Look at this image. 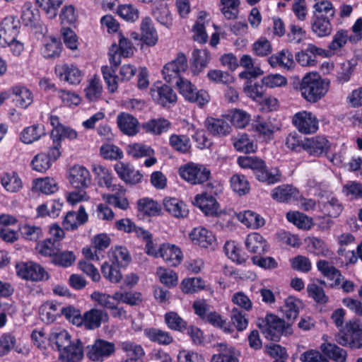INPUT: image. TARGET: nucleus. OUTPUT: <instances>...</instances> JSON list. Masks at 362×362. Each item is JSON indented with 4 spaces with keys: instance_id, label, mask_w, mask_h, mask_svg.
Returning <instances> with one entry per match:
<instances>
[{
    "instance_id": "obj_43",
    "label": "nucleus",
    "mask_w": 362,
    "mask_h": 362,
    "mask_svg": "<svg viewBox=\"0 0 362 362\" xmlns=\"http://www.w3.org/2000/svg\"><path fill=\"white\" fill-rule=\"evenodd\" d=\"M1 184L9 192H17L23 187L21 179L15 172L4 173L1 176Z\"/></svg>"
},
{
    "instance_id": "obj_4",
    "label": "nucleus",
    "mask_w": 362,
    "mask_h": 362,
    "mask_svg": "<svg viewBox=\"0 0 362 362\" xmlns=\"http://www.w3.org/2000/svg\"><path fill=\"white\" fill-rule=\"evenodd\" d=\"M179 175L188 183L196 185L206 182L211 172L204 165L189 162L179 168Z\"/></svg>"
},
{
    "instance_id": "obj_52",
    "label": "nucleus",
    "mask_w": 362,
    "mask_h": 362,
    "mask_svg": "<svg viewBox=\"0 0 362 362\" xmlns=\"http://www.w3.org/2000/svg\"><path fill=\"white\" fill-rule=\"evenodd\" d=\"M351 36L346 30L340 29L333 35L332 40L329 44L328 47L334 52L340 51L348 42H351Z\"/></svg>"
},
{
    "instance_id": "obj_19",
    "label": "nucleus",
    "mask_w": 362,
    "mask_h": 362,
    "mask_svg": "<svg viewBox=\"0 0 362 362\" xmlns=\"http://www.w3.org/2000/svg\"><path fill=\"white\" fill-rule=\"evenodd\" d=\"M189 235L194 244L204 248L213 247L216 243L213 233L204 227L194 228Z\"/></svg>"
},
{
    "instance_id": "obj_58",
    "label": "nucleus",
    "mask_w": 362,
    "mask_h": 362,
    "mask_svg": "<svg viewBox=\"0 0 362 362\" xmlns=\"http://www.w3.org/2000/svg\"><path fill=\"white\" fill-rule=\"evenodd\" d=\"M127 152L135 158L153 156L155 153L151 146L138 143L128 145Z\"/></svg>"
},
{
    "instance_id": "obj_10",
    "label": "nucleus",
    "mask_w": 362,
    "mask_h": 362,
    "mask_svg": "<svg viewBox=\"0 0 362 362\" xmlns=\"http://www.w3.org/2000/svg\"><path fill=\"white\" fill-rule=\"evenodd\" d=\"M115 346L112 342L103 339H97L86 347L87 356L93 361L103 360L115 352Z\"/></svg>"
},
{
    "instance_id": "obj_6",
    "label": "nucleus",
    "mask_w": 362,
    "mask_h": 362,
    "mask_svg": "<svg viewBox=\"0 0 362 362\" xmlns=\"http://www.w3.org/2000/svg\"><path fill=\"white\" fill-rule=\"evenodd\" d=\"M217 193L218 190L214 184L209 182L206 185V192L196 195L193 204L198 206L205 215L216 216L218 214V204L214 195Z\"/></svg>"
},
{
    "instance_id": "obj_48",
    "label": "nucleus",
    "mask_w": 362,
    "mask_h": 362,
    "mask_svg": "<svg viewBox=\"0 0 362 362\" xmlns=\"http://www.w3.org/2000/svg\"><path fill=\"white\" fill-rule=\"evenodd\" d=\"M281 173L277 168H267L264 164L261 171L257 172L256 177L260 182L272 185L280 182L281 180Z\"/></svg>"
},
{
    "instance_id": "obj_55",
    "label": "nucleus",
    "mask_w": 362,
    "mask_h": 362,
    "mask_svg": "<svg viewBox=\"0 0 362 362\" xmlns=\"http://www.w3.org/2000/svg\"><path fill=\"white\" fill-rule=\"evenodd\" d=\"M286 218L298 228L303 230L310 229L313 225L311 218L298 211L288 212L286 214Z\"/></svg>"
},
{
    "instance_id": "obj_56",
    "label": "nucleus",
    "mask_w": 362,
    "mask_h": 362,
    "mask_svg": "<svg viewBox=\"0 0 362 362\" xmlns=\"http://www.w3.org/2000/svg\"><path fill=\"white\" fill-rule=\"evenodd\" d=\"M102 91L103 86L100 78L97 76L91 78L85 88L86 96L90 101L98 100L100 97Z\"/></svg>"
},
{
    "instance_id": "obj_40",
    "label": "nucleus",
    "mask_w": 362,
    "mask_h": 362,
    "mask_svg": "<svg viewBox=\"0 0 362 362\" xmlns=\"http://www.w3.org/2000/svg\"><path fill=\"white\" fill-rule=\"evenodd\" d=\"M14 95L13 100L16 105L21 108H27L33 101V96L30 90L23 86H15L11 89Z\"/></svg>"
},
{
    "instance_id": "obj_8",
    "label": "nucleus",
    "mask_w": 362,
    "mask_h": 362,
    "mask_svg": "<svg viewBox=\"0 0 362 362\" xmlns=\"http://www.w3.org/2000/svg\"><path fill=\"white\" fill-rule=\"evenodd\" d=\"M292 122L300 133L305 134L315 133L319 127L316 115L306 110L296 113L293 117Z\"/></svg>"
},
{
    "instance_id": "obj_27",
    "label": "nucleus",
    "mask_w": 362,
    "mask_h": 362,
    "mask_svg": "<svg viewBox=\"0 0 362 362\" xmlns=\"http://www.w3.org/2000/svg\"><path fill=\"white\" fill-rule=\"evenodd\" d=\"M88 220L85 208L81 206L78 212L69 211L63 220V226L66 230H74L79 225L84 224Z\"/></svg>"
},
{
    "instance_id": "obj_51",
    "label": "nucleus",
    "mask_w": 362,
    "mask_h": 362,
    "mask_svg": "<svg viewBox=\"0 0 362 362\" xmlns=\"http://www.w3.org/2000/svg\"><path fill=\"white\" fill-rule=\"evenodd\" d=\"M204 322L211 324L214 327L221 329L226 333H232L234 331L230 322L215 311L209 313Z\"/></svg>"
},
{
    "instance_id": "obj_61",
    "label": "nucleus",
    "mask_w": 362,
    "mask_h": 362,
    "mask_svg": "<svg viewBox=\"0 0 362 362\" xmlns=\"http://www.w3.org/2000/svg\"><path fill=\"white\" fill-rule=\"evenodd\" d=\"M221 11L228 20L235 19L238 15L240 0H220Z\"/></svg>"
},
{
    "instance_id": "obj_63",
    "label": "nucleus",
    "mask_w": 362,
    "mask_h": 362,
    "mask_svg": "<svg viewBox=\"0 0 362 362\" xmlns=\"http://www.w3.org/2000/svg\"><path fill=\"white\" fill-rule=\"evenodd\" d=\"M204 281L199 277L185 279L180 285L182 291L185 293H197L204 289Z\"/></svg>"
},
{
    "instance_id": "obj_7",
    "label": "nucleus",
    "mask_w": 362,
    "mask_h": 362,
    "mask_svg": "<svg viewBox=\"0 0 362 362\" xmlns=\"http://www.w3.org/2000/svg\"><path fill=\"white\" fill-rule=\"evenodd\" d=\"M17 275L23 279L40 281L48 279L47 272L40 264L33 262H20L16 266Z\"/></svg>"
},
{
    "instance_id": "obj_49",
    "label": "nucleus",
    "mask_w": 362,
    "mask_h": 362,
    "mask_svg": "<svg viewBox=\"0 0 362 362\" xmlns=\"http://www.w3.org/2000/svg\"><path fill=\"white\" fill-rule=\"evenodd\" d=\"M33 187L45 194H52L58 191L59 187L56 180L49 177L38 178L33 181Z\"/></svg>"
},
{
    "instance_id": "obj_12",
    "label": "nucleus",
    "mask_w": 362,
    "mask_h": 362,
    "mask_svg": "<svg viewBox=\"0 0 362 362\" xmlns=\"http://www.w3.org/2000/svg\"><path fill=\"white\" fill-rule=\"evenodd\" d=\"M107 190L111 193L102 194V198L106 203L122 210L129 208V201L125 197L126 189L122 185L115 183Z\"/></svg>"
},
{
    "instance_id": "obj_25",
    "label": "nucleus",
    "mask_w": 362,
    "mask_h": 362,
    "mask_svg": "<svg viewBox=\"0 0 362 362\" xmlns=\"http://www.w3.org/2000/svg\"><path fill=\"white\" fill-rule=\"evenodd\" d=\"M117 124L121 132L128 136H134L139 132V121L128 113L119 114L117 117Z\"/></svg>"
},
{
    "instance_id": "obj_34",
    "label": "nucleus",
    "mask_w": 362,
    "mask_h": 362,
    "mask_svg": "<svg viewBox=\"0 0 362 362\" xmlns=\"http://www.w3.org/2000/svg\"><path fill=\"white\" fill-rule=\"evenodd\" d=\"M268 62L272 67L281 66L286 69H291L295 65L293 54L286 49H283L269 57Z\"/></svg>"
},
{
    "instance_id": "obj_47",
    "label": "nucleus",
    "mask_w": 362,
    "mask_h": 362,
    "mask_svg": "<svg viewBox=\"0 0 362 362\" xmlns=\"http://www.w3.org/2000/svg\"><path fill=\"white\" fill-rule=\"evenodd\" d=\"M169 145L180 153H186L191 148V141L188 136L173 134L169 137Z\"/></svg>"
},
{
    "instance_id": "obj_42",
    "label": "nucleus",
    "mask_w": 362,
    "mask_h": 362,
    "mask_svg": "<svg viewBox=\"0 0 362 362\" xmlns=\"http://www.w3.org/2000/svg\"><path fill=\"white\" fill-rule=\"evenodd\" d=\"M144 334L151 341L160 345H168L173 341V337L168 332L158 328H146L144 330Z\"/></svg>"
},
{
    "instance_id": "obj_57",
    "label": "nucleus",
    "mask_w": 362,
    "mask_h": 362,
    "mask_svg": "<svg viewBox=\"0 0 362 362\" xmlns=\"http://www.w3.org/2000/svg\"><path fill=\"white\" fill-rule=\"evenodd\" d=\"M313 16H321L332 19L335 15V8L328 1L319 0L313 5Z\"/></svg>"
},
{
    "instance_id": "obj_16",
    "label": "nucleus",
    "mask_w": 362,
    "mask_h": 362,
    "mask_svg": "<svg viewBox=\"0 0 362 362\" xmlns=\"http://www.w3.org/2000/svg\"><path fill=\"white\" fill-rule=\"evenodd\" d=\"M150 93L153 100L162 106L173 103L177 100L176 93L167 85L153 86L151 88Z\"/></svg>"
},
{
    "instance_id": "obj_2",
    "label": "nucleus",
    "mask_w": 362,
    "mask_h": 362,
    "mask_svg": "<svg viewBox=\"0 0 362 362\" xmlns=\"http://www.w3.org/2000/svg\"><path fill=\"white\" fill-rule=\"evenodd\" d=\"M257 326L264 337L272 341H279L281 334L286 335L291 332L288 323L272 314L259 318Z\"/></svg>"
},
{
    "instance_id": "obj_5",
    "label": "nucleus",
    "mask_w": 362,
    "mask_h": 362,
    "mask_svg": "<svg viewBox=\"0 0 362 362\" xmlns=\"http://www.w3.org/2000/svg\"><path fill=\"white\" fill-rule=\"evenodd\" d=\"M180 93L188 101L204 107L210 101L209 93L204 90H197L187 79L180 78L176 82Z\"/></svg>"
},
{
    "instance_id": "obj_28",
    "label": "nucleus",
    "mask_w": 362,
    "mask_h": 362,
    "mask_svg": "<svg viewBox=\"0 0 362 362\" xmlns=\"http://www.w3.org/2000/svg\"><path fill=\"white\" fill-rule=\"evenodd\" d=\"M331 20L321 16H313L310 23L312 32L318 37L329 36L332 32Z\"/></svg>"
},
{
    "instance_id": "obj_18",
    "label": "nucleus",
    "mask_w": 362,
    "mask_h": 362,
    "mask_svg": "<svg viewBox=\"0 0 362 362\" xmlns=\"http://www.w3.org/2000/svg\"><path fill=\"white\" fill-rule=\"evenodd\" d=\"M210 21L208 18V14L205 11H200L197 18L192 26V38L194 41L204 44L208 40V34L206 28L209 25Z\"/></svg>"
},
{
    "instance_id": "obj_31",
    "label": "nucleus",
    "mask_w": 362,
    "mask_h": 362,
    "mask_svg": "<svg viewBox=\"0 0 362 362\" xmlns=\"http://www.w3.org/2000/svg\"><path fill=\"white\" fill-rule=\"evenodd\" d=\"M319 207L325 214L330 217H337L342 211L341 204L333 196L322 197L319 201Z\"/></svg>"
},
{
    "instance_id": "obj_64",
    "label": "nucleus",
    "mask_w": 362,
    "mask_h": 362,
    "mask_svg": "<svg viewBox=\"0 0 362 362\" xmlns=\"http://www.w3.org/2000/svg\"><path fill=\"white\" fill-rule=\"evenodd\" d=\"M120 346L121 349L129 357L128 358L139 360L145 354L144 350L141 345L132 341H124L121 344Z\"/></svg>"
},
{
    "instance_id": "obj_11",
    "label": "nucleus",
    "mask_w": 362,
    "mask_h": 362,
    "mask_svg": "<svg viewBox=\"0 0 362 362\" xmlns=\"http://www.w3.org/2000/svg\"><path fill=\"white\" fill-rule=\"evenodd\" d=\"M69 181L76 189H86L92 183V177L90 171L86 167L75 165L69 170Z\"/></svg>"
},
{
    "instance_id": "obj_21",
    "label": "nucleus",
    "mask_w": 362,
    "mask_h": 362,
    "mask_svg": "<svg viewBox=\"0 0 362 362\" xmlns=\"http://www.w3.org/2000/svg\"><path fill=\"white\" fill-rule=\"evenodd\" d=\"M159 256L170 266L178 265L182 259L180 249L175 245L163 243L159 247Z\"/></svg>"
},
{
    "instance_id": "obj_50",
    "label": "nucleus",
    "mask_w": 362,
    "mask_h": 362,
    "mask_svg": "<svg viewBox=\"0 0 362 362\" xmlns=\"http://www.w3.org/2000/svg\"><path fill=\"white\" fill-rule=\"evenodd\" d=\"M238 220L246 226L252 228H258L264 224V220L259 214L252 211H245L238 215Z\"/></svg>"
},
{
    "instance_id": "obj_39",
    "label": "nucleus",
    "mask_w": 362,
    "mask_h": 362,
    "mask_svg": "<svg viewBox=\"0 0 362 362\" xmlns=\"http://www.w3.org/2000/svg\"><path fill=\"white\" fill-rule=\"evenodd\" d=\"M317 267L325 277L334 281V286H339L344 279L340 271L326 260H319Z\"/></svg>"
},
{
    "instance_id": "obj_45",
    "label": "nucleus",
    "mask_w": 362,
    "mask_h": 362,
    "mask_svg": "<svg viewBox=\"0 0 362 362\" xmlns=\"http://www.w3.org/2000/svg\"><path fill=\"white\" fill-rule=\"evenodd\" d=\"M302 307L303 303L299 299L293 296H288L285 300L282 311L288 321L293 322L298 317L299 310Z\"/></svg>"
},
{
    "instance_id": "obj_46",
    "label": "nucleus",
    "mask_w": 362,
    "mask_h": 362,
    "mask_svg": "<svg viewBox=\"0 0 362 362\" xmlns=\"http://www.w3.org/2000/svg\"><path fill=\"white\" fill-rule=\"evenodd\" d=\"M61 305L52 301H47L42 304L40 308V315L41 319L47 322H54L57 317L61 313Z\"/></svg>"
},
{
    "instance_id": "obj_24",
    "label": "nucleus",
    "mask_w": 362,
    "mask_h": 362,
    "mask_svg": "<svg viewBox=\"0 0 362 362\" xmlns=\"http://www.w3.org/2000/svg\"><path fill=\"white\" fill-rule=\"evenodd\" d=\"M140 30L141 40L146 45L152 47L157 44L158 35L151 18L145 17L141 20Z\"/></svg>"
},
{
    "instance_id": "obj_14",
    "label": "nucleus",
    "mask_w": 362,
    "mask_h": 362,
    "mask_svg": "<svg viewBox=\"0 0 362 362\" xmlns=\"http://www.w3.org/2000/svg\"><path fill=\"white\" fill-rule=\"evenodd\" d=\"M55 74L60 81L71 85L79 84L82 80V74L78 67L71 64H57Z\"/></svg>"
},
{
    "instance_id": "obj_62",
    "label": "nucleus",
    "mask_w": 362,
    "mask_h": 362,
    "mask_svg": "<svg viewBox=\"0 0 362 362\" xmlns=\"http://www.w3.org/2000/svg\"><path fill=\"white\" fill-rule=\"evenodd\" d=\"M230 186L233 190L239 195L249 192L250 185L246 177L243 175L235 174L230 177Z\"/></svg>"
},
{
    "instance_id": "obj_37",
    "label": "nucleus",
    "mask_w": 362,
    "mask_h": 362,
    "mask_svg": "<svg viewBox=\"0 0 362 362\" xmlns=\"http://www.w3.org/2000/svg\"><path fill=\"white\" fill-rule=\"evenodd\" d=\"M298 190L288 185H282L275 187L271 192V197L279 202H288L297 198Z\"/></svg>"
},
{
    "instance_id": "obj_35",
    "label": "nucleus",
    "mask_w": 362,
    "mask_h": 362,
    "mask_svg": "<svg viewBox=\"0 0 362 362\" xmlns=\"http://www.w3.org/2000/svg\"><path fill=\"white\" fill-rule=\"evenodd\" d=\"M192 55L191 70L197 75L206 67L210 60L209 52L206 49H194Z\"/></svg>"
},
{
    "instance_id": "obj_3",
    "label": "nucleus",
    "mask_w": 362,
    "mask_h": 362,
    "mask_svg": "<svg viewBox=\"0 0 362 362\" xmlns=\"http://www.w3.org/2000/svg\"><path fill=\"white\" fill-rule=\"evenodd\" d=\"M336 341L343 346L362 349V320L348 322L342 333L336 336Z\"/></svg>"
},
{
    "instance_id": "obj_53",
    "label": "nucleus",
    "mask_w": 362,
    "mask_h": 362,
    "mask_svg": "<svg viewBox=\"0 0 362 362\" xmlns=\"http://www.w3.org/2000/svg\"><path fill=\"white\" fill-rule=\"evenodd\" d=\"M256 132L266 136H270L278 129V127L274 124V119L271 118L262 119L258 117L253 124Z\"/></svg>"
},
{
    "instance_id": "obj_22",
    "label": "nucleus",
    "mask_w": 362,
    "mask_h": 362,
    "mask_svg": "<svg viewBox=\"0 0 362 362\" xmlns=\"http://www.w3.org/2000/svg\"><path fill=\"white\" fill-rule=\"evenodd\" d=\"M20 21L13 16L5 18L0 24V40H13L18 35Z\"/></svg>"
},
{
    "instance_id": "obj_59",
    "label": "nucleus",
    "mask_w": 362,
    "mask_h": 362,
    "mask_svg": "<svg viewBox=\"0 0 362 362\" xmlns=\"http://www.w3.org/2000/svg\"><path fill=\"white\" fill-rule=\"evenodd\" d=\"M238 165L243 168H250L257 177V172L261 171L264 161L255 156H241L238 158Z\"/></svg>"
},
{
    "instance_id": "obj_23",
    "label": "nucleus",
    "mask_w": 362,
    "mask_h": 362,
    "mask_svg": "<svg viewBox=\"0 0 362 362\" xmlns=\"http://www.w3.org/2000/svg\"><path fill=\"white\" fill-rule=\"evenodd\" d=\"M204 125L206 129L214 136H226L231 132V127L223 118L208 117L204 122Z\"/></svg>"
},
{
    "instance_id": "obj_32",
    "label": "nucleus",
    "mask_w": 362,
    "mask_h": 362,
    "mask_svg": "<svg viewBox=\"0 0 362 362\" xmlns=\"http://www.w3.org/2000/svg\"><path fill=\"white\" fill-rule=\"evenodd\" d=\"M320 349L326 358L327 357L335 362H345L346 361V351L335 344L324 342L320 345Z\"/></svg>"
},
{
    "instance_id": "obj_29",
    "label": "nucleus",
    "mask_w": 362,
    "mask_h": 362,
    "mask_svg": "<svg viewBox=\"0 0 362 362\" xmlns=\"http://www.w3.org/2000/svg\"><path fill=\"white\" fill-rule=\"evenodd\" d=\"M218 354L211 357V362H239V354L235 348L226 344H217Z\"/></svg>"
},
{
    "instance_id": "obj_36",
    "label": "nucleus",
    "mask_w": 362,
    "mask_h": 362,
    "mask_svg": "<svg viewBox=\"0 0 362 362\" xmlns=\"http://www.w3.org/2000/svg\"><path fill=\"white\" fill-rule=\"evenodd\" d=\"M165 209L176 218H184L188 214L186 204L176 198L167 197L163 199Z\"/></svg>"
},
{
    "instance_id": "obj_15",
    "label": "nucleus",
    "mask_w": 362,
    "mask_h": 362,
    "mask_svg": "<svg viewBox=\"0 0 362 362\" xmlns=\"http://www.w3.org/2000/svg\"><path fill=\"white\" fill-rule=\"evenodd\" d=\"M329 147V141L322 136L304 139L303 150L311 156H320L324 153H327Z\"/></svg>"
},
{
    "instance_id": "obj_17",
    "label": "nucleus",
    "mask_w": 362,
    "mask_h": 362,
    "mask_svg": "<svg viewBox=\"0 0 362 362\" xmlns=\"http://www.w3.org/2000/svg\"><path fill=\"white\" fill-rule=\"evenodd\" d=\"M82 325L87 329H94L100 327L103 322L108 320V314L106 311L93 308L86 312L82 315Z\"/></svg>"
},
{
    "instance_id": "obj_20",
    "label": "nucleus",
    "mask_w": 362,
    "mask_h": 362,
    "mask_svg": "<svg viewBox=\"0 0 362 362\" xmlns=\"http://www.w3.org/2000/svg\"><path fill=\"white\" fill-rule=\"evenodd\" d=\"M115 170L118 177L128 184H136L141 180L142 175L129 164L118 162L115 165Z\"/></svg>"
},
{
    "instance_id": "obj_54",
    "label": "nucleus",
    "mask_w": 362,
    "mask_h": 362,
    "mask_svg": "<svg viewBox=\"0 0 362 362\" xmlns=\"http://www.w3.org/2000/svg\"><path fill=\"white\" fill-rule=\"evenodd\" d=\"M160 209V206L151 199L143 198L138 201V210L147 216H157Z\"/></svg>"
},
{
    "instance_id": "obj_9",
    "label": "nucleus",
    "mask_w": 362,
    "mask_h": 362,
    "mask_svg": "<svg viewBox=\"0 0 362 362\" xmlns=\"http://www.w3.org/2000/svg\"><path fill=\"white\" fill-rule=\"evenodd\" d=\"M188 67L187 59L186 56L180 52L176 58L166 64L162 71L165 80L168 83L173 81H177L180 77V74L187 71Z\"/></svg>"
},
{
    "instance_id": "obj_30",
    "label": "nucleus",
    "mask_w": 362,
    "mask_h": 362,
    "mask_svg": "<svg viewBox=\"0 0 362 362\" xmlns=\"http://www.w3.org/2000/svg\"><path fill=\"white\" fill-rule=\"evenodd\" d=\"M171 127V122L162 117L152 119L142 124V129L146 133L156 136L168 132Z\"/></svg>"
},
{
    "instance_id": "obj_41",
    "label": "nucleus",
    "mask_w": 362,
    "mask_h": 362,
    "mask_svg": "<svg viewBox=\"0 0 362 362\" xmlns=\"http://www.w3.org/2000/svg\"><path fill=\"white\" fill-rule=\"evenodd\" d=\"M231 139L235 149L238 151L250 153L255 152L257 148V145L253 139L246 134H238Z\"/></svg>"
},
{
    "instance_id": "obj_33",
    "label": "nucleus",
    "mask_w": 362,
    "mask_h": 362,
    "mask_svg": "<svg viewBox=\"0 0 362 362\" xmlns=\"http://www.w3.org/2000/svg\"><path fill=\"white\" fill-rule=\"evenodd\" d=\"M93 172L95 175V180L100 187H105L107 189L113 185L114 177L108 168L101 165H93Z\"/></svg>"
},
{
    "instance_id": "obj_44",
    "label": "nucleus",
    "mask_w": 362,
    "mask_h": 362,
    "mask_svg": "<svg viewBox=\"0 0 362 362\" xmlns=\"http://www.w3.org/2000/svg\"><path fill=\"white\" fill-rule=\"evenodd\" d=\"M246 248L252 253H262L267 251L266 240L257 233L249 234L245 241Z\"/></svg>"
},
{
    "instance_id": "obj_13",
    "label": "nucleus",
    "mask_w": 362,
    "mask_h": 362,
    "mask_svg": "<svg viewBox=\"0 0 362 362\" xmlns=\"http://www.w3.org/2000/svg\"><path fill=\"white\" fill-rule=\"evenodd\" d=\"M317 56L327 57V51L313 44H308L304 50L296 54V60L303 66H314L317 62Z\"/></svg>"
},
{
    "instance_id": "obj_1",
    "label": "nucleus",
    "mask_w": 362,
    "mask_h": 362,
    "mask_svg": "<svg viewBox=\"0 0 362 362\" xmlns=\"http://www.w3.org/2000/svg\"><path fill=\"white\" fill-rule=\"evenodd\" d=\"M329 82L315 73H308L300 83V91L303 98L310 103L320 100L328 91Z\"/></svg>"
},
{
    "instance_id": "obj_38",
    "label": "nucleus",
    "mask_w": 362,
    "mask_h": 362,
    "mask_svg": "<svg viewBox=\"0 0 362 362\" xmlns=\"http://www.w3.org/2000/svg\"><path fill=\"white\" fill-rule=\"evenodd\" d=\"M83 356V346L78 339L60 352V357L66 362H78Z\"/></svg>"
},
{
    "instance_id": "obj_26",
    "label": "nucleus",
    "mask_w": 362,
    "mask_h": 362,
    "mask_svg": "<svg viewBox=\"0 0 362 362\" xmlns=\"http://www.w3.org/2000/svg\"><path fill=\"white\" fill-rule=\"evenodd\" d=\"M46 135L45 127L42 124H34L24 128L20 134V140L25 144H31Z\"/></svg>"
},
{
    "instance_id": "obj_60",
    "label": "nucleus",
    "mask_w": 362,
    "mask_h": 362,
    "mask_svg": "<svg viewBox=\"0 0 362 362\" xmlns=\"http://www.w3.org/2000/svg\"><path fill=\"white\" fill-rule=\"evenodd\" d=\"M117 13L122 19L127 22H135L139 18V9L132 4L119 5Z\"/></svg>"
}]
</instances>
